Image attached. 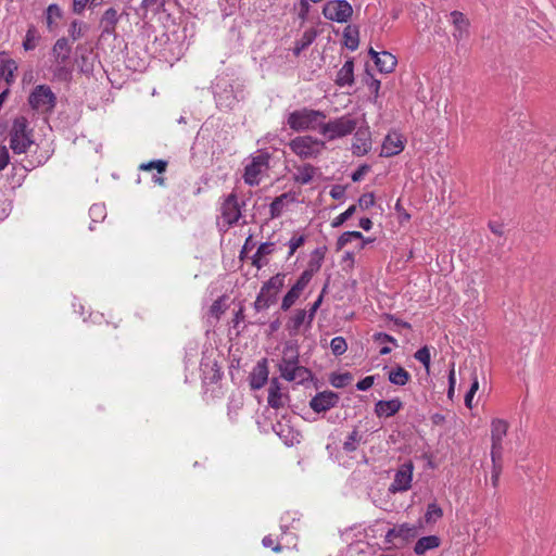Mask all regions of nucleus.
Masks as SVG:
<instances>
[{"instance_id":"obj_1","label":"nucleus","mask_w":556,"mask_h":556,"mask_svg":"<svg viewBox=\"0 0 556 556\" xmlns=\"http://www.w3.org/2000/svg\"><path fill=\"white\" fill-rule=\"evenodd\" d=\"M278 369L280 376L287 381L302 383L311 378V371L299 364L298 350L291 346L283 349Z\"/></svg>"},{"instance_id":"obj_2","label":"nucleus","mask_w":556,"mask_h":556,"mask_svg":"<svg viewBox=\"0 0 556 556\" xmlns=\"http://www.w3.org/2000/svg\"><path fill=\"white\" fill-rule=\"evenodd\" d=\"M358 121L351 114H344L331 119H323L319 135L325 142L334 141L352 135L357 128Z\"/></svg>"},{"instance_id":"obj_3","label":"nucleus","mask_w":556,"mask_h":556,"mask_svg":"<svg viewBox=\"0 0 556 556\" xmlns=\"http://www.w3.org/2000/svg\"><path fill=\"white\" fill-rule=\"evenodd\" d=\"M327 118V114L320 110L309 108H302L295 110L288 115V126L298 132L317 130L320 132L323 119Z\"/></svg>"},{"instance_id":"obj_4","label":"nucleus","mask_w":556,"mask_h":556,"mask_svg":"<svg viewBox=\"0 0 556 556\" xmlns=\"http://www.w3.org/2000/svg\"><path fill=\"white\" fill-rule=\"evenodd\" d=\"M9 139L10 149L15 154L26 153L35 143L34 129L29 127V122L25 116H16L13 119Z\"/></svg>"},{"instance_id":"obj_5","label":"nucleus","mask_w":556,"mask_h":556,"mask_svg":"<svg viewBox=\"0 0 556 556\" xmlns=\"http://www.w3.org/2000/svg\"><path fill=\"white\" fill-rule=\"evenodd\" d=\"M214 97L220 110H231L243 98L242 89L227 77H217L213 85Z\"/></svg>"},{"instance_id":"obj_6","label":"nucleus","mask_w":556,"mask_h":556,"mask_svg":"<svg viewBox=\"0 0 556 556\" xmlns=\"http://www.w3.org/2000/svg\"><path fill=\"white\" fill-rule=\"evenodd\" d=\"M291 151L302 160L316 159L326 149V142L313 136H300L289 143Z\"/></svg>"},{"instance_id":"obj_7","label":"nucleus","mask_w":556,"mask_h":556,"mask_svg":"<svg viewBox=\"0 0 556 556\" xmlns=\"http://www.w3.org/2000/svg\"><path fill=\"white\" fill-rule=\"evenodd\" d=\"M270 154L266 151H258L252 155L244 167L243 179L249 186H257L262 175L269 168Z\"/></svg>"},{"instance_id":"obj_8","label":"nucleus","mask_w":556,"mask_h":556,"mask_svg":"<svg viewBox=\"0 0 556 556\" xmlns=\"http://www.w3.org/2000/svg\"><path fill=\"white\" fill-rule=\"evenodd\" d=\"M491 460L503 458L504 439L509 429V422L502 418L491 420Z\"/></svg>"},{"instance_id":"obj_9","label":"nucleus","mask_w":556,"mask_h":556,"mask_svg":"<svg viewBox=\"0 0 556 556\" xmlns=\"http://www.w3.org/2000/svg\"><path fill=\"white\" fill-rule=\"evenodd\" d=\"M28 103L36 111L51 112L55 106L56 97L49 86L39 85L29 94Z\"/></svg>"},{"instance_id":"obj_10","label":"nucleus","mask_w":556,"mask_h":556,"mask_svg":"<svg viewBox=\"0 0 556 556\" xmlns=\"http://www.w3.org/2000/svg\"><path fill=\"white\" fill-rule=\"evenodd\" d=\"M323 14L329 21L346 23L353 14V9L346 0H331L324 5Z\"/></svg>"},{"instance_id":"obj_11","label":"nucleus","mask_w":556,"mask_h":556,"mask_svg":"<svg viewBox=\"0 0 556 556\" xmlns=\"http://www.w3.org/2000/svg\"><path fill=\"white\" fill-rule=\"evenodd\" d=\"M418 534V529L408 523H402L388 530L384 541L395 547H401Z\"/></svg>"},{"instance_id":"obj_12","label":"nucleus","mask_w":556,"mask_h":556,"mask_svg":"<svg viewBox=\"0 0 556 556\" xmlns=\"http://www.w3.org/2000/svg\"><path fill=\"white\" fill-rule=\"evenodd\" d=\"M414 465L412 462L402 464L394 475L393 482L389 486L391 493L405 492L410 489Z\"/></svg>"},{"instance_id":"obj_13","label":"nucleus","mask_w":556,"mask_h":556,"mask_svg":"<svg viewBox=\"0 0 556 556\" xmlns=\"http://www.w3.org/2000/svg\"><path fill=\"white\" fill-rule=\"evenodd\" d=\"M352 153L356 156L367 154L371 149V132L368 126L358 127L353 132Z\"/></svg>"},{"instance_id":"obj_14","label":"nucleus","mask_w":556,"mask_h":556,"mask_svg":"<svg viewBox=\"0 0 556 556\" xmlns=\"http://www.w3.org/2000/svg\"><path fill=\"white\" fill-rule=\"evenodd\" d=\"M220 213L224 222L228 226H232L241 218V206L235 193H230L224 200V202L222 203Z\"/></svg>"},{"instance_id":"obj_15","label":"nucleus","mask_w":556,"mask_h":556,"mask_svg":"<svg viewBox=\"0 0 556 556\" xmlns=\"http://www.w3.org/2000/svg\"><path fill=\"white\" fill-rule=\"evenodd\" d=\"M451 23L453 25V39L456 42L468 39L469 37V20L459 11H453L450 14Z\"/></svg>"},{"instance_id":"obj_16","label":"nucleus","mask_w":556,"mask_h":556,"mask_svg":"<svg viewBox=\"0 0 556 556\" xmlns=\"http://www.w3.org/2000/svg\"><path fill=\"white\" fill-rule=\"evenodd\" d=\"M273 430L287 446H293L301 442V433L287 420L276 422L273 426Z\"/></svg>"},{"instance_id":"obj_17","label":"nucleus","mask_w":556,"mask_h":556,"mask_svg":"<svg viewBox=\"0 0 556 556\" xmlns=\"http://www.w3.org/2000/svg\"><path fill=\"white\" fill-rule=\"evenodd\" d=\"M405 147V140L403 139V136L396 131L389 132L383 142L381 148V156L390 157L400 154Z\"/></svg>"},{"instance_id":"obj_18","label":"nucleus","mask_w":556,"mask_h":556,"mask_svg":"<svg viewBox=\"0 0 556 556\" xmlns=\"http://www.w3.org/2000/svg\"><path fill=\"white\" fill-rule=\"evenodd\" d=\"M339 402V396L332 391L317 393L309 402L311 408L316 413L327 412Z\"/></svg>"},{"instance_id":"obj_19","label":"nucleus","mask_w":556,"mask_h":556,"mask_svg":"<svg viewBox=\"0 0 556 556\" xmlns=\"http://www.w3.org/2000/svg\"><path fill=\"white\" fill-rule=\"evenodd\" d=\"M268 380L267 359L263 358L254 366L250 374V386L253 390L262 389Z\"/></svg>"},{"instance_id":"obj_20","label":"nucleus","mask_w":556,"mask_h":556,"mask_svg":"<svg viewBox=\"0 0 556 556\" xmlns=\"http://www.w3.org/2000/svg\"><path fill=\"white\" fill-rule=\"evenodd\" d=\"M402 407L403 403L397 397L388 401L380 400L375 405V413L378 417L388 418L394 416Z\"/></svg>"},{"instance_id":"obj_21","label":"nucleus","mask_w":556,"mask_h":556,"mask_svg":"<svg viewBox=\"0 0 556 556\" xmlns=\"http://www.w3.org/2000/svg\"><path fill=\"white\" fill-rule=\"evenodd\" d=\"M286 274H277L269 278L266 282L261 287V291L269 295L275 302L277 301V295L280 290L285 286Z\"/></svg>"},{"instance_id":"obj_22","label":"nucleus","mask_w":556,"mask_h":556,"mask_svg":"<svg viewBox=\"0 0 556 556\" xmlns=\"http://www.w3.org/2000/svg\"><path fill=\"white\" fill-rule=\"evenodd\" d=\"M72 48L68 43L67 38L62 37L55 41L52 47V55L55 63L65 64L70 59Z\"/></svg>"},{"instance_id":"obj_23","label":"nucleus","mask_w":556,"mask_h":556,"mask_svg":"<svg viewBox=\"0 0 556 556\" xmlns=\"http://www.w3.org/2000/svg\"><path fill=\"white\" fill-rule=\"evenodd\" d=\"M166 0H142L138 14L142 20H147L149 14L155 16L164 11Z\"/></svg>"},{"instance_id":"obj_24","label":"nucleus","mask_w":556,"mask_h":556,"mask_svg":"<svg viewBox=\"0 0 556 556\" xmlns=\"http://www.w3.org/2000/svg\"><path fill=\"white\" fill-rule=\"evenodd\" d=\"M354 83V62L349 59L344 62L343 66L338 71L336 84L339 87L351 86Z\"/></svg>"},{"instance_id":"obj_25","label":"nucleus","mask_w":556,"mask_h":556,"mask_svg":"<svg viewBox=\"0 0 556 556\" xmlns=\"http://www.w3.org/2000/svg\"><path fill=\"white\" fill-rule=\"evenodd\" d=\"M118 23V14L117 11L113 8L108 9L101 20L100 26L102 27V34L113 35L115 33V27Z\"/></svg>"},{"instance_id":"obj_26","label":"nucleus","mask_w":556,"mask_h":556,"mask_svg":"<svg viewBox=\"0 0 556 556\" xmlns=\"http://www.w3.org/2000/svg\"><path fill=\"white\" fill-rule=\"evenodd\" d=\"M267 400L269 406L273 408H280L285 405V395L280 391V384L277 378L270 381Z\"/></svg>"},{"instance_id":"obj_27","label":"nucleus","mask_w":556,"mask_h":556,"mask_svg":"<svg viewBox=\"0 0 556 556\" xmlns=\"http://www.w3.org/2000/svg\"><path fill=\"white\" fill-rule=\"evenodd\" d=\"M316 174V168L311 164H303L296 167V172L293 175L295 182L300 185L309 184Z\"/></svg>"},{"instance_id":"obj_28","label":"nucleus","mask_w":556,"mask_h":556,"mask_svg":"<svg viewBox=\"0 0 556 556\" xmlns=\"http://www.w3.org/2000/svg\"><path fill=\"white\" fill-rule=\"evenodd\" d=\"M17 70L15 61L11 59H0V78L4 79L7 87L14 81V73Z\"/></svg>"},{"instance_id":"obj_29","label":"nucleus","mask_w":556,"mask_h":556,"mask_svg":"<svg viewBox=\"0 0 556 556\" xmlns=\"http://www.w3.org/2000/svg\"><path fill=\"white\" fill-rule=\"evenodd\" d=\"M440 545V539L437 535H428L420 538L414 546L417 555H424L427 551L437 548Z\"/></svg>"},{"instance_id":"obj_30","label":"nucleus","mask_w":556,"mask_h":556,"mask_svg":"<svg viewBox=\"0 0 556 556\" xmlns=\"http://www.w3.org/2000/svg\"><path fill=\"white\" fill-rule=\"evenodd\" d=\"M317 31L314 28L306 29L301 38L295 41L294 48H293V54L295 56L300 55L303 50H305L307 47H309L314 40L316 39Z\"/></svg>"},{"instance_id":"obj_31","label":"nucleus","mask_w":556,"mask_h":556,"mask_svg":"<svg viewBox=\"0 0 556 556\" xmlns=\"http://www.w3.org/2000/svg\"><path fill=\"white\" fill-rule=\"evenodd\" d=\"M376 66L380 73H391L396 66V58L388 51H382V54L377 58Z\"/></svg>"},{"instance_id":"obj_32","label":"nucleus","mask_w":556,"mask_h":556,"mask_svg":"<svg viewBox=\"0 0 556 556\" xmlns=\"http://www.w3.org/2000/svg\"><path fill=\"white\" fill-rule=\"evenodd\" d=\"M388 380L399 387H403L410 380V374L403 367L396 366L389 371Z\"/></svg>"},{"instance_id":"obj_33","label":"nucleus","mask_w":556,"mask_h":556,"mask_svg":"<svg viewBox=\"0 0 556 556\" xmlns=\"http://www.w3.org/2000/svg\"><path fill=\"white\" fill-rule=\"evenodd\" d=\"M305 321L307 323V312L305 309H298L289 318L287 329L291 334H296Z\"/></svg>"},{"instance_id":"obj_34","label":"nucleus","mask_w":556,"mask_h":556,"mask_svg":"<svg viewBox=\"0 0 556 556\" xmlns=\"http://www.w3.org/2000/svg\"><path fill=\"white\" fill-rule=\"evenodd\" d=\"M325 251L324 249L317 248L312 252L311 260L308 261L307 268L304 270L309 275L314 276L316 274L324 262Z\"/></svg>"},{"instance_id":"obj_35","label":"nucleus","mask_w":556,"mask_h":556,"mask_svg":"<svg viewBox=\"0 0 556 556\" xmlns=\"http://www.w3.org/2000/svg\"><path fill=\"white\" fill-rule=\"evenodd\" d=\"M362 434L355 428L343 442V450L348 453H352L357 450L359 443L362 442Z\"/></svg>"},{"instance_id":"obj_36","label":"nucleus","mask_w":556,"mask_h":556,"mask_svg":"<svg viewBox=\"0 0 556 556\" xmlns=\"http://www.w3.org/2000/svg\"><path fill=\"white\" fill-rule=\"evenodd\" d=\"M39 39H40V35L37 31V29L34 26H30L26 31V36L23 41V48L26 51L34 50L36 48Z\"/></svg>"},{"instance_id":"obj_37","label":"nucleus","mask_w":556,"mask_h":556,"mask_svg":"<svg viewBox=\"0 0 556 556\" xmlns=\"http://www.w3.org/2000/svg\"><path fill=\"white\" fill-rule=\"evenodd\" d=\"M443 516L442 508L437 503H430L427 506V510L425 514V521L427 523L435 522L437 520L441 519Z\"/></svg>"},{"instance_id":"obj_38","label":"nucleus","mask_w":556,"mask_h":556,"mask_svg":"<svg viewBox=\"0 0 556 556\" xmlns=\"http://www.w3.org/2000/svg\"><path fill=\"white\" fill-rule=\"evenodd\" d=\"M275 303L276 302L269 295L267 296V294H265L264 292H262L260 290V292L253 303V307L256 312H262V311L269 308Z\"/></svg>"},{"instance_id":"obj_39","label":"nucleus","mask_w":556,"mask_h":556,"mask_svg":"<svg viewBox=\"0 0 556 556\" xmlns=\"http://www.w3.org/2000/svg\"><path fill=\"white\" fill-rule=\"evenodd\" d=\"M287 198H288V194L283 193L274 199V201L269 205L270 218H277L282 214L283 202Z\"/></svg>"},{"instance_id":"obj_40","label":"nucleus","mask_w":556,"mask_h":556,"mask_svg":"<svg viewBox=\"0 0 556 556\" xmlns=\"http://www.w3.org/2000/svg\"><path fill=\"white\" fill-rule=\"evenodd\" d=\"M363 240L364 237L362 235V232L359 231H345L343 232L338 241H337V248L338 250H341L342 248H344L348 243L352 242L353 240Z\"/></svg>"},{"instance_id":"obj_41","label":"nucleus","mask_w":556,"mask_h":556,"mask_svg":"<svg viewBox=\"0 0 556 556\" xmlns=\"http://www.w3.org/2000/svg\"><path fill=\"white\" fill-rule=\"evenodd\" d=\"M301 292L291 287V289L286 293L281 301V309L288 311L295 301L300 298Z\"/></svg>"},{"instance_id":"obj_42","label":"nucleus","mask_w":556,"mask_h":556,"mask_svg":"<svg viewBox=\"0 0 556 556\" xmlns=\"http://www.w3.org/2000/svg\"><path fill=\"white\" fill-rule=\"evenodd\" d=\"M330 349L336 356L344 354L348 350L345 339L343 337H334L330 342Z\"/></svg>"},{"instance_id":"obj_43","label":"nucleus","mask_w":556,"mask_h":556,"mask_svg":"<svg viewBox=\"0 0 556 556\" xmlns=\"http://www.w3.org/2000/svg\"><path fill=\"white\" fill-rule=\"evenodd\" d=\"M492 462V471H491V483L494 488L498 486L500 477L503 470V458L491 460Z\"/></svg>"},{"instance_id":"obj_44","label":"nucleus","mask_w":556,"mask_h":556,"mask_svg":"<svg viewBox=\"0 0 556 556\" xmlns=\"http://www.w3.org/2000/svg\"><path fill=\"white\" fill-rule=\"evenodd\" d=\"M167 162L163 160H155L148 163H142L139 166L140 170H152L156 169L159 174H162L166 170Z\"/></svg>"},{"instance_id":"obj_45","label":"nucleus","mask_w":556,"mask_h":556,"mask_svg":"<svg viewBox=\"0 0 556 556\" xmlns=\"http://www.w3.org/2000/svg\"><path fill=\"white\" fill-rule=\"evenodd\" d=\"M46 14H47V25L51 29L54 20H59L62 17V10L58 4H50L47 8Z\"/></svg>"},{"instance_id":"obj_46","label":"nucleus","mask_w":556,"mask_h":556,"mask_svg":"<svg viewBox=\"0 0 556 556\" xmlns=\"http://www.w3.org/2000/svg\"><path fill=\"white\" fill-rule=\"evenodd\" d=\"M355 211H356V205L355 204L351 205L348 210H345L343 213L338 215L332 220V227L336 228V227H340L341 225H343L349 218H351L353 216Z\"/></svg>"},{"instance_id":"obj_47","label":"nucleus","mask_w":556,"mask_h":556,"mask_svg":"<svg viewBox=\"0 0 556 556\" xmlns=\"http://www.w3.org/2000/svg\"><path fill=\"white\" fill-rule=\"evenodd\" d=\"M84 24L77 20L71 23L68 33L73 41H76L84 36Z\"/></svg>"},{"instance_id":"obj_48","label":"nucleus","mask_w":556,"mask_h":556,"mask_svg":"<svg viewBox=\"0 0 556 556\" xmlns=\"http://www.w3.org/2000/svg\"><path fill=\"white\" fill-rule=\"evenodd\" d=\"M89 215L92 218V222L103 220L105 218V207L103 204H93L89 208Z\"/></svg>"},{"instance_id":"obj_49","label":"nucleus","mask_w":556,"mask_h":556,"mask_svg":"<svg viewBox=\"0 0 556 556\" xmlns=\"http://www.w3.org/2000/svg\"><path fill=\"white\" fill-rule=\"evenodd\" d=\"M71 70L67 68L64 64H58L53 68V78L59 80H68L71 78Z\"/></svg>"},{"instance_id":"obj_50","label":"nucleus","mask_w":556,"mask_h":556,"mask_svg":"<svg viewBox=\"0 0 556 556\" xmlns=\"http://www.w3.org/2000/svg\"><path fill=\"white\" fill-rule=\"evenodd\" d=\"M414 357L417 361H419L427 369L429 368L431 356H430V351H429L428 346H422L421 349H419L414 354Z\"/></svg>"},{"instance_id":"obj_51","label":"nucleus","mask_w":556,"mask_h":556,"mask_svg":"<svg viewBox=\"0 0 556 556\" xmlns=\"http://www.w3.org/2000/svg\"><path fill=\"white\" fill-rule=\"evenodd\" d=\"M306 240V237L304 235H301V236H293L289 242H288V245H289V253H288V257L292 256L295 251L302 247L304 244Z\"/></svg>"},{"instance_id":"obj_52","label":"nucleus","mask_w":556,"mask_h":556,"mask_svg":"<svg viewBox=\"0 0 556 556\" xmlns=\"http://www.w3.org/2000/svg\"><path fill=\"white\" fill-rule=\"evenodd\" d=\"M326 288L327 286L324 287L321 293L319 294V296L317 298V300L312 304L309 311L307 312V325L309 326L312 324V321L314 320V317H315V314L317 312V309L319 308L321 302H323V299H324V293L326 291Z\"/></svg>"},{"instance_id":"obj_53","label":"nucleus","mask_w":556,"mask_h":556,"mask_svg":"<svg viewBox=\"0 0 556 556\" xmlns=\"http://www.w3.org/2000/svg\"><path fill=\"white\" fill-rule=\"evenodd\" d=\"M312 278H313L312 275H309L306 271H303L301 274V276L299 277V279L296 280V282L292 287L294 289H296L298 291L302 292L307 287V285L309 283Z\"/></svg>"},{"instance_id":"obj_54","label":"nucleus","mask_w":556,"mask_h":556,"mask_svg":"<svg viewBox=\"0 0 556 556\" xmlns=\"http://www.w3.org/2000/svg\"><path fill=\"white\" fill-rule=\"evenodd\" d=\"M375 204V195L372 193H364L358 199V205L362 210H368Z\"/></svg>"},{"instance_id":"obj_55","label":"nucleus","mask_w":556,"mask_h":556,"mask_svg":"<svg viewBox=\"0 0 556 556\" xmlns=\"http://www.w3.org/2000/svg\"><path fill=\"white\" fill-rule=\"evenodd\" d=\"M351 374L346 372L336 376L331 382L336 388H343L351 381Z\"/></svg>"},{"instance_id":"obj_56","label":"nucleus","mask_w":556,"mask_h":556,"mask_svg":"<svg viewBox=\"0 0 556 556\" xmlns=\"http://www.w3.org/2000/svg\"><path fill=\"white\" fill-rule=\"evenodd\" d=\"M275 250V243L274 242H264L262 243L255 253L258 254V256H262L265 258L267 255L271 254Z\"/></svg>"},{"instance_id":"obj_57","label":"nucleus","mask_w":556,"mask_h":556,"mask_svg":"<svg viewBox=\"0 0 556 556\" xmlns=\"http://www.w3.org/2000/svg\"><path fill=\"white\" fill-rule=\"evenodd\" d=\"M309 0H300L298 7V16L300 20L305 21L307 18L311 5L308 3Z\"/></svg>"},{"instance_id":"obj_58","label":"nucleus","mask_w":556,"mask_h":556,"mask_svg":"<svg viewBox=\"0 0 556 556\" xmlns=\"http://www.w3.org/2000/svg\"><path fill=\"white\" fill-rule=\"evenodd\" d=\"M10 163L9 150L5 146H0V172Z\"/></svg>"},{"instance_id":"obj_59","label":"nucleus","mask_w":556,"mask_h":556,"mask_svg":"<svg viewBox=\"0 0 556 556\" xmlns=\"http://www.w3.org/2000/svg\"><path fill=\"white\" fill-rule=\"evenodd\" d=\"M374 382L375 376H367L357 382L356 388L359 391H366L372 387Z\"/></svg>"},{"instance_id":"obj_60","label":"nucleus","mask_w":556,"mask_h":556,"mask_svg":"<svg viewBox=\"0 0 556 556\" xmlns=\"http://www.w3.org/2000/svg\"><path fill=\"white\" fill-rule=\"evenodd\" d=\"M374 340L376 342H379V343L390 342V343H392L394 345H397L396 340L393 337H391V336H389L388 333H384V332L375 333L374 334Z\"/></svg>"},{"instance_id":"obj_61","label":"nucleus","mask_w":556,"mask_h":556,"mask_svg":"<svg viewBox=\"0 0 556 556\" xmlns=\"http://www.w3.org/2000/svg\"><path fill=\"white\" fill-rule=\"evenodd\" d=\"M369 170V166L368 165H362L359 166L353 174H352V180L353 181H359L363 179V177L365 176V174Z\"/></svg>"},{"instance_id":"obj_62","label":"nucleus","mask_w":556,"mask_h":556,"mask_svg":"<svg viewBox=\"0 0 556 556\" xmlns=\"http://www.w3.org/2000/svg\"><path fill=\"white\" fill-rule=\"evenodd\" d=\"M90 0H73V12L81 14Z\"/></svg>"},{"instance_id":"obj_63","label":"nucleus","mask_w":556,"mask_h":556,"mask_svg":"<svg viewBox=\"0 0 556 556\" xmlns=\"http://www.w3.org/2000/svg\"><path fill=\"white\" fill-rule=\"evenodd\" d=\"M262 543H263V545L265 547L273 548L274 552H280L281 551V546L279 544H277V545L274 544V539L271 538V535H266L263 539Z\"/></svg>"},{"instance_id":"obj_64","label":"nucleus","mask_w":556,"mask_h":556,"mask_svg":"<svg viewBox=\"0 0 556 556\" xmlns=\"http://www.w3.org/2000/svg\"><path fill=\"white\" fill-rule=\"evenodd\" d=\"M268 261L263 258L262 256H258L257 253H255L253 256H252V265L254 267H256L257 269H261L262 267H264L265 265H267Z\"/></svg>"}]
</instances>
